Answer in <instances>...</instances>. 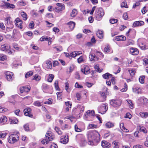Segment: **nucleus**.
I'll use <instances>...</instances> for the list:
<instances>
[{"instance_id": "obj_13", "label": "nucleus", "mask_w": 148, "mask_h": 148, "mask_svg": "<svg viewBox=\"0 0 148 148\" xmlns=\"http://www.w3.org/2000/svg\"><path fill=\"white\" fill-rule=\"evenodd\" d=\"M45 136L49 141L52 140L54 138V135L53 134L51 131H48L46 134Z\"/></svg>"}, {"instance_id": "obj_24", "label": "nucleus", "mask_w": 148, "mask_h": 148, "mask_svg": "<svg viewBox=\"0 0 148 148\" xmlns=\"http://www.w3.org/2000/svg\"><path fill=\"white\" fill-rule=\"evenodd\" d=\"M86 60V57L84 56H80L77 59V60L78 62L80 64L84 62Z\"/></svg>"}, {"instance_id": "obj_25", "label": "nucleus", "mask_w": 148, "mask_h": 148, "mask_svg": "<svg viewBox=\"0 0 148 148\" xmlns=\"http://www.w3.org/2000/svg\"><path fill=\"white\" fill-rule=\"evenodd\" d=\"M105 126L107 128H110L114 126V123L109 121L106 123Z\"/></svg>"}, {"instance_id": "obj_41", "label": "nucleus", "mask_w": 148, "mask_h": 148, "mask_svg": "<svg viewBox=\"0 0 148 148\" xmlns=\"http://www.w3.org/2000/svg\"><path fill=\"white\" fill-rule=\"evenodd\" d=\"M77 14V10H72V12L71 13L70 15L72 17L75 16Z\"/></svg>"}, {"instance_id": "obj_21", "label": "nucleus", "mask_w": 148, "mask_h": 148, "mask_svg": "<svg viewBox=\"0 0 148 148\" xmlns=\"http://www.w3.org/2000/svg\"><path fill=\"white\" fill-rule=\"evenodd\" d=\"M7 118L5 116H2L0 117V123L1 125H3L7 121Z\"/></svg>"}, {"instance_id": "obj_39", "label": "nucleus", "mask_w": 148, "mask_h": 148, "mask_svg": "<svg viewBox=\"0 0 148 148\" xmlns=\"http://www.w3.org/2000/svg\"><path fill=\"white\" fill-rule=\"evenodd\" d=\"M97 127V125L93 124H90L88 126L89 129L96 128Z\"/></svg>"}, {"instance_id": "obj_9", "label": "nucleus", "mask_w": 148, "mask_h": 148, "mask_svg": "<svg viewBox=\"0 0 148 148\" xmlns=\"http://www.w3.org/2000/svg\"><path fill=\"white\" fill-rule=\"evenodd\" d=\"M30 87L29 86H25L21 87L20 88V92L21 93H26L30 90Z\"/></svg>"}, {"instance_id": "obj_1", "label": "nucleus", "mask_w": 148, "mask_h": 148, "mask_svg": "<svg viewBox=\"0 0 148 148\" xmlns=\"http://www.w3.org/2000/svg\"><path fill=\"white\" fill-rule=\"evenodd\" d=\"M88 138L90 140H93L97 142L100 140V134L94 130L89 132Z\"/></svg>"}, {"instance_id": "obj_26", "label": "nucleus", "mask_w": 148, "mask_h": 148, "mask_svg": "<svg viewBox=\"0 0 148 148\" xmlns=\"http://www.w3.org/2000/svg\"><path fill=\"white\" fill-rule=\"evenodd\" d=\"M138 100L140 101L143 104H145L147 102L148 99L144 97H141L139 98Z\"/></svg>"}, {"instance_id": "obj_47", "label": "nucleus", "mask_w": 148, "mask_h": 148, "mask_svg": "<svg viewBox=\"0 0 148 148\" xmlns=\"http://www.w3.org/2000/svg\"><path fill=\"white\" fill-rule=\"evenodd\" d=\"M139 88L138 87H134L132 88L133 91L134 92L138 94L139 93Z\"/></svg>"}, {"instance_id": "obj_23", "label": "nucleus", "mask_w": 148, "mask_h": 148, "mask_svg": "<svg viewBox=\"0 0 148 148\" xmlns=\"http://www.w3.org/2000/svg\"><path fill=\"white\" fill-rule=\"evenodd\" d=\"M115 40L117 41H124L126 40V38L123 35L119 36L116 37Z\"/></svg>"}, {"instance_id": "obj_29", "label": "nucleus", "mask_w": 148, "mask_h": 148, "mask_svg": "<svg viewBox=\"0 0 148 148\" xmlns=\"http://www.w3.org/2000/svg\"><path fill=\"white\" fill-rule=\"evenodd\" d=\"M65 88L66 91L68 92H69L71 91V89L69 87V83L66 82L65 83Z\"/></svg>"}, {"instance_id": "obj_56", "label": "nucleus", "mask_w": 148, "mask_h": 148, "mask_svg": "<svg viewBox=\"0 0 148 148\" xmlns=\"http://www.w3.org/2000/svg\"><path fill=\"white\" fill-rule=\"evenodd\" d=\"M73 69L74 67L73 66H70L68 69V73H71L73 71Z\"/></svg>"}, {"instance_id": "obj_64", "label": "nucleus", "mask_w": 148, "mask_h": 148, "mask_svg": "<svg viewBox=\"0 0 148 148\" xmlns=\"http://www.w3.org/2000/svg\"><path fill=\"white\" fill-rule=\"evenodd\" d=\"M133 148H143V147L141 145L138 144L134 146Z\"/></svg>"}, {"instance_id": "obj_16", "label": "nucleus", "mask_w": 148, "mask_h": 148, "mask_svg": "<svg viewBox=\"0 0 148 148\" xmlns=\"http://www.w3.org/2000/svg\"><path fill=\"white\" fill-rule=\"evenodd\" d=\"M66 24L68 26L69 29L72 31L74 29L75 25V23L74 22L70 21L66 23Z\"/></svg>"}, {"instance_id": "obj_49", "label": "nucleus", "mask_w": 148, "mask_h": 148, "mask_svg": "<svg viewBox=\"0 0 148 148\" xmlns=\"http://www.w3.org/2000/svg\"><path fill=\"white\" fill-rule=\"evenodd\" d=\"M18 122V120L16 118L12 119H11L10 121V123L11 124H17Z\"/></svg>"}, {"instance_id": "obj_46", "label": "nucleus", "mask_w": 148, "mask_h": 148, "mask_svg": "<svg viewBox=\"0 0 148 148\" xmlns=\"http://www.w3.org/2000/svg\"><path fill=\"white\" fill-rule=\"evenodd\" d=\"M110 47L109 45H107L106 46L104 49V51L105 52L108 53L110 51Z\"/></svg>"}, {"instance_id": "obj_2", "label": "nucleus", "mask_w": 148, "mask_h": 148, "mask_svg": "<svg viewBox=\"0 0 148 148\" xmlns=\"http://www.w3.org/2000/svg\"><path fill=\"white\" fill-rule=\"evenodd\" d=\"M19 139V136L16 134H11L9 136L8 142L10 143L13 144L17 142Z\"/></svg>"}, {"instance_id": "obj_43", "label": "nucleus", "mask_w": 148, "mask_h": 148, "mask_svg": "<svg viewBox=\"0 0 148 148\" xmlns=\"http://www.w3.org/2000/svg\"><path fill=\"white\" fill-rule=\"evenodd\" d=\"M33 74V72L32 71H30L26 73L25 76V77L27 78L31 76Z\"/></svg>"}, {"instance_id": "obj_55", "label": "nucleus", "mask_w": 148, "mask_h": 148, "mask_svg": "<svg viewBox=\"0 0 148 148\" xmlns=\"http://www.w3.org/2000/svg\"><path fill=\"white\" fill-rule=\"evenodd\" d=\"M6 58V56L3 54H0V60L3 61Z\"/></svg>"}, {"instance_id": "obj_17", "label": "nucleus", "mask_w": 148, "mask_h": 148, "mask_svg": "<svg viewBox=\"0 0 148 148\" xmlns=\"http://www.w3.org/2000/svg\"><path fill=\"white\" fill-rule=\"evenodd\" d=\"M101 145L104 148L109 147L111 145L110 143L105 140H103L101 142Z\"/></svg>"}, {"instance_id": "obj_28", "label": "nucleus", "mask_w": 148, "mask_h": 148, "mask_svg": "<svg viewBox=\"0 0 148 148\" xmlns=\"http://www.w3.org/2000/svg\"><path fill=\"white\" fill-rule=\"evenodd\" d=\"M46 67L47 69H51L52 67V63L51 61L48 60L46 61Z\"/></svg>"}, {"instance_id": "obj_36", "label": "nucleus", "mask_w": 148, "mask_h": 148, "mask_svg": "<svg viewBox=\"0 0 148 148\" xmlns=\"http://www.w3.org/2000/svg\"><path fill=\"white\" fill-rule=\"evenodd\" d=\"M54 78V75L51 74H49L47 79V81L49 82H51L52 81Z\"/></svg>"}, {"instance_id": "obj_33", "label": "nucleus", "mask_w": 148, "mask_h": 148, "mask_svg": "<svg viewBox=\"0 0 148 148\" xmlns=\"http://www.w3.org/2000/svg\"><path fill=\"white\" fill-rule=\"evenodd\" d=\"M126 101H127L129 104V107L131 109H132L134 108V106L132 103V101L129 99H127Z\"/></svg>"}, {"instance_id": "obj_40", "label": "nucleus", "mask_w": 148, "mask_h": 148, "mask_svg": "<svg viewBox=\"0 0 148 148\" xmlns=\"http://www.w3.org/2000/svg\"><path fill=\"white\" fill-rule=\"evenodd\" d=\"M49 38L48 37L46 36H43L41 37L40 39L41 41H43L44 40L48 41Z\"/></svg>"}, {"instance_id": "obj_14", "label": "nucleus", "mask_w": 148, "mask_h": 148, "mask_svg": "<svg viewBox=\"0 0 148 148\" xmlns=\"http://www.w3.org/2000/svg\"><path fill=\"white\" fill-rule=\"evenodd\" d=\"M144 24V22L142 21H135L133 24L132 27L141 26Z\"/></svg>"}, {"instance_id": "obj_12", "label": "nucleus", "mask_w": 148, "mask_h": 148, "mask_svg": "<svg viewBox=\"0 0 148 148\" xmlns=\"http://www.w3.org/2000/svg\"><path fill=\"white\" fill-rule=\"evenodd\" d=\"M81 71L85 74H88L90 73V69L89 66L87 65H84L83 68L81 69Z\"/></svg>"}, {"instance_id": "obj_22", "label": "nucleus", "mask_w": 148, "mask_h": 148, "mask_svg": "<svg viewBox=\"0 0 148 148\" xmlns=\"http://www.w3.org/2000/svg\"><path fill=\"white\" fill-rule=\"evenodd\" d=\"M89 57L91 61H97L98 60V58L94 54H90Z\"/></svg>"}, {"instance_id": "obj_62", "label": "nucleus", "mask_w": 148, "mask_h": 148, "mask_svg": "<svg viewBox=\"0 0 148 148\" xmlns=\"http://www.w3.org/2000/svg\"><path fill=\"white\" fill-rule=\"evenodd\" d=\"M132 115L129 113H127L125 116V118H128L130 119L132 118Z\"/></svg>"}, {"instance_id": "obj_4", "label": "nucleus", "mask_w": 148, "mask_h": 148, "mask_svg": "<svg viewBox=\"0 0 148 148\" xmlns=\"http://www.w3.org/2000/svg\"><path fill=\"white\" fill-rule=\"evenodd\" d=\"M95 115V112L94 110H88L87 111L84 115V118H86L87 120H90L91 118Z\"/></svg>"}, {"instance_id": "obj_57", "label": "nucleus", "mask_w": 148, "mask_h": 148, "mask_svg": "<svg viewBox=\"0 0 148 148\" xmlns=\"http://www.w3.org/2000/svg\"><path fill=\"white\" fill-rule=\"evenodd\" d=\"M118 21V20L116 19H115L114 18H112L111 19H110V23L112 24H114V23H115Z\"/></svg>"}, {"instance_id": "obj_58", "label": "nucleus", "mask_w": 148, "mask_h": 148, "mask_svg": "<svg viewBox=\"0 0 148 148\" xmlns=\"http://www.w3.org/2000/svg\"><path fill=\"white\" fill-rule=\"evenodd\" d=\"M8 109L3 107L0 106V112H4L7 111Z\"/></svg>"}, {"instance_id": "obj_11", "label": "nucleus", "mask_w": 148, "mask_h": 148, "mask_svg": "<svg viewBox=\"0 0 148 148\" xmlns=\"http://www.w3.org/2000/svg\"><path fill=\"white\" fill-rule=\"evenodd\" d=\"M22 23V21L18 18H17L15 21L16 25L21 29L23 28Z\"/></svg>"}, {"instance_id": "obj_5", "label": "nucleus", "mask_w": 148, "mask_h": 148, "mask_svg": "<svg viewBox=\"0 0 148 148\" xmlns=\"http://www.w3.org/2000/svg\"><path fill=\"white\" fill-rule=\"evenodd\" d=\"M6 78L8 81H12L14 79V75L13 73L9 71H6L5 73Z\"/></svg>"}, {"instance_id": "obj_52", "label": "nucleus", "mask_w": 148, "mask_h": 148, "mask_svg": "<svg viewBox=\"0 0 148 148\" xmlns=\"http://www.w3.org/2000/svg\"><path fill=\"white\" fill-rule=\"evenodd\" d=\"M121 7L122 8H128V6L127 5V3L126 2H123L121 5Z\"/></svg>"}, {"instance_id": "obj_63", "label": "nucleus", "mask_w": 148, "mask_h": 148, "mask_svg": "<svg viewBox=\"0 0 148 148\" xmlns=\"http://www.w3.org/2000/svg\"><path fill=\"white\" fill-rule=\"evenodd\" d=\"M129 71L130 75L132 76L134 75L135 73V71L134 70H129Z\"/></svg>"}, {"instance_id": "obj_31", "label": "nucleus", "mask_w": 148, "mask_h": 148, "mask_svg": "<svg viewBox=\"0 0 148 148\" xmlns=\"http://www.w3.org/2000/svg\"><path fill=\"white\" fill-rule=\"evenodd\" d=\"M77 139H79V142H83L85 143V140L83 136L79 135L77 136Z\"/></svg>"}, {"instance_id": "obj_54", "label": "nucleus", "mask_w": 148, "mask_h": 148, "mask_svg": "<svg viewBox=\"0 0 148 148\" xmlns=\"http://www.w3.org/2000/svg\"><path fill=\"white\" fill-rule=\"evenodd\" d=\"M42 89L43 90L47 89L48 88V85L46 84L43 83L42 84Z\"/></svg>"}, {"instance_id": "obj_18", "label": "nucleus", "mask_w": 148, "mask_h": 148, "mask_svg": "<svg viewBox=\"0 0 148 148\" xmlns=\"http://www.w3.org/2000/svg\"><path fill=\"white\" fill-rule=\"evenodd\" d=\"M138 45L140 48L143 50H145L148 49V46H146L144 43L143 42H139Z\"/></svg>"}, {"instance_id": "obj_35", "label": "nucleus", "mask_w": 148, "mask_h": 148, "mask_svg": "<svg viewBox=\"0 0 148 148\" xmlns=\"http://www.w3.org/2000/svg\"><path fill=\"white\" fill-rule=\"evenodd\" d=\"M101 98L102 99V100L100 101H104L106 100V96L105 95V94L104 92H101Z\"/></svg>"}, {"instance_id": "obj_7", "label": "nucleus", "mask_w": 148, "mask_h": 148, "mask_svg": "<svg viewBox=\"0 0 148 148\" xmlns=\"http://www.w3.org/2000/svg\"><path fill=\"white\" fill-rule=\"evenodd\" d=\"M108 110L107 106L105 104H103L98 108V112L99 113L102 114H104Z\"/></svg>"}, {"instance_id": "obj_6", "label": "nucleus", "mask_w": 148, "mask_h": 148, "mask_svg": "<svg viewBox=\"0 0 148 148\" xmlns=\"http://www.w3.org/2000/svg\"><path fill=\"white\" fill-rule=\"evenodd\" d=\"M0 49L2 51L7 53L9 54L12 53V52L10 50V47L9 46L5 45H1Z\"/></svg>"}, {"instance_id": "obj_37", "label": "nucleus", "mask_w": 148, "mask_h": 148, "mask_svg": "<svg viewBox=\"0 0 148 148\" xmlns=\"http://www.w3.org/2000/svg\"><path fill=\"white\" fill-rule=\"evenodd\" d=\"M94 68L96 71L99 73L101 72L103 70L102 68L100 69L98 64L95 65L94 66Z\"/></svg>"}, {"instance_id": "obj_19", "label": "nucleus", "mask_w": 148, "mask_h": 148, "mask_svg": "<svg viewBox=\"0 0 148 148\" xmlns=\"http://www.w3.org/2000/svg\"><path fill=\"white\" fill-rule=\"evenodd\" d=\"M130 51L131 53L133 55H137L139 53V51L137 49L133 47H132L130 49Z\"/></svg>"}, {"instance_id": "obj_59", "label": "nucleus", "mask_w": 148, "mask_h": 148, "mask_svg": "<svg viewBox=\"0 0 148 148\" xmlns=\"http://www.w3.org/2000/svg\"><path fill=\"white\" fill-rule=\"evenodd\" d=\"M124 88H123L121 89V91L125 92L127 90V86L126 83H125L124 84Z\"/></svg>"}, {"instance_id": "obj_32", "label": "nucleus", "mask_w": 148, "mask_h": 148, "mask_svg": "<svg viewBox=\"0 0 148 148\" xmlns=\"http://www.w3.org/2000/svg\"><path fill=\"white\" fill-rule=\"evenodd\" d=\"M140 115L142 118H145L148 116V113L140 112Z\"/></svg>"}, {"instance_id": "obj_51", "label": "nucleus", "mask_w": 148, "mask_h": 148, "mask_svg": "<svg viewBox=\"0 0 148 148\" xmlns=\"http://www.w3.org/2000/svg\"><path fill=\"white\" fill-rule=\"evenodd\" d=\"M145 78V76H143L140 77L139 78V81L141 83L143 84L144 83Z\"/></svg>"}, {"instance_id": "obj_61", "label": "nucleus", "mask_w": 148, "mask_h": 148, "mask_svg": "<svg viewBox=\"0 0 148 148\" xmlns=\"http://www.w3.org/2000/svg\"><path fill=\"white\" fill-rule=\"evenodd\" d=\"M45 22L47 23L46 26L48 27H51L54 25V24L50 23L48 22L47 21H45Z\"/></svg>"}, {"instance_id": "obj_10", "label": "nucleus", "mask_w": 148, "mask_h": 148, "mask_svg": "<svg viewBox=\"0 0 148 148\" xmlns=\"http://www.w3.org/2000/svg\"><path fill=\"white\" fill-rule=\"evenodd\" d=\"M31 110L29 108H27L24 110V112L25 115L30 117L33 116V115L31 113Z\"/></svg>"}, {"instance_id": "obj_60", "label": "nucleus", "mask_w": 148, "mask_h": 148, "mask_svg": "<svg viewBox=\"0 0 148 148\" xmlns=\"http://www.w3.org/2000/svg\"><path fill=\"white\" fill-rule=\"evenodd\" d=\"M140 131L143 132L144 133H146L147 132V130L144 127L142 126L140 127Z\"/></svg>"}, {"instance_id": "obj_44", "label": "nucleus", "mask_w": 148, "mask_h": 148, "mask_svg": "<svg viewBox=\"0 0 148 148\" xmlns=\"http://www.w3.org/2000/svg\"><path fill=\"white\" fill-rule=\"evenodd\" d=\"M41 103L39 101H36L33 104L35 106L39 107L42 106Z\"/></svg>"}, {"instance_id": "obj_34", "label": "nucleus", "mask_w": 148, "mask_h": 148, "mask_svg": "<svg viewBox=\"0 0 148 148\" xmlns=\"http://www.w3.org/2000/svg\"><path fill=\"white\" fill-rule=\"evenodd\" d=\"M12 20L10 17L6 18L5 19V22L7 24H11L12 22Z\"/></svg>"}, {"instance_id": "obj_27", "label": "nucleus", "mask_w": 148, "mask_h": 148, "mask_svg": "<svg viewBox=\"0 0 148 148\" xmlns=\"http://www.w3.org/2000/svg\"><path fill=\"white\" fill-rule=\"evenodd\" d=\"M96 35L100 39L102 38L103 36V32L101 30L98 31L96 33Z\"/></svg>"}, {"instance_id": "obj_8", "label": "nucleus", "mask_w": 148, "mask_h": 148, "mask_svg": "<svg viewBox=\"0 0 148 148\" xmlns=\"http://www.w3.org/2000/svg\"><path fill=\"white\" fill-rule=\"evenodd\" d=\"M122 101L120 99H113L110 101V104L113 106L117 107L121 105Z\"/></svg>"}, {"instance_id": "obj_20", "label": "nucleus", "mask_w": 148, "mask_h": 148, "mask_svg": "<svg viewBox=\"0 0 148 148\" xmlns=\"http://www.w3.org/2000/svg\"><path fill=\"white\" fill-rule=\"evenodd\" d=\"M3 7L4 8L13 9L15 8V6L13 4L7 3H5V5H4Z\"/></svg>"}, {"instance_id": "obj_45", "label": "nucleus", "mask_w": 148, "mask_h": 148, "mask_svg": "<svg viewBox=\"0 0 148 148\" xmlns=\"http://www.w3.org/2000/svg\"><path fill=\"white\" fill-rule=\"evenodd\" d=\"M75 129L76 132H80L82 131L83 130L80 128H78L77 125H75Z\"/></svg>"}, {"instance_id": "obj_3", "label": "nucleus", "mask_w": 148, "mask_h": 148, "mask_svg": "<svg viewBox=\"0 0 148 148\" xmlns=\"http://www.w3.org/2000/svg\"><path fill=\"white\" fill-rule=\"evenodd\" d=\"M104 14L103 10H97L96 12V19L98 21H100Z\"/></svg>"}, {"instance_id": "obj_42", "label": "nucleus", "mask_w": 148, "mask_h": 148, "mask_svg": "<svg viewBox=\"0 0 148 148\" xmlns=\"http://www.w3.org/2000/svg\"><path fill=\"white\" fill-rule=\"evenodd\" d=\"M21 15L23 17V19L24 20H26L27 18V15L24 12H22Z\"/></svg>"}, {"instance_id": "obj_38", "label": "nucleus", "mask_w": 148, "mask_h": 148, "mask_svg": "<svg viewBox=\"0 0 148 148\" xmlns=\"http://www.w3.org/2000/svg\"><path fill=\"white\" fill-rule=\"evenodd\" d=\"M33 77V79H34L37 81H39L41 79L40 77L37 74L34 75Z\"/></svg>"}, {"instance_id": "obj_48", "label": "nucleus", "mask_w": 148, "mask_h": 148, "mask_svg": "<svg viewBox=\"0 0 148 148\" xmlns=\"http://www.w3.org/2000/svg\"><path fill=\"white\" fill-rule=\"evenodd\" d=\"M140 5V3L139 2H137L134 4L133 6V8H138Z\"/></svg>"}, {"instance_id": "obj_30", "label": "nucleus", "mask_w": 148, "mask_h": 148, "mask_svg": "<svg viewBox=\"0 0 148 148\" xmlns=\"http://www.w3.org/2000/svg\"><path fill=\"white\" fill-rule=\"evenodd\" d=\"M102 77L103 78L105 79H108L112 77V75L110 74L109 73H106L102 75Z\"/></svg>"}, {"instance_id": "obj_50", "label": "nucleus", "mask_w": 148, "mask_h": 148, "mask_svg": "<svg viewBox=\"0 0 148 148\" xmlns=\"http://www.w3.org/2000/svg\"><path fill=\"white\" fill-rule=\"evenodd\" d=\"M55 50L56 51H60L62 50V47H53Z\"/></svg>"}, {"instance_id": "obj_15", "label": "nucleus", "mask_w": 148, "mask_h": 148, "mask_svg": "<svg viewBox=\"0 0 148 148\" xmlns=\"http://www.w3.org/2000/svg\"><path fill=\"white\" fill-rule=\"evenodd\" d=\"M60 140L61 143L66 144L69 141L68 136H62L61 137Z\"/></svg>"}, {"instance_id": "obj_53", "label": "nucleus", "mask_w": 148, "mask_h": 148, "mask_svg": "<svg viewBox=\"0 0 148 148\" xmlns=\"http://www.w3.org/2000/svg\"><path fill=\"white\" fill-rule=\"evenodd\" d=\"M55 130L58 134L61 135L62 134V132L58 128L55 127Z\"/></svg>"}]
</instances>
